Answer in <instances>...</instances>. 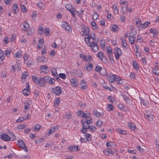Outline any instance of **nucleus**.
<instances>
[{
  "label": "nucleus",
  "mask_w": 159,
  "mask_h": 159,
  "mask_svg": "<svg viewBox=\"0 0 159 159\" xmlns=\"http://www.w3.org/2000/svg\"><path fill=\"white\" fill-rule=\"evenodd\" d=\"M59 128V126L58 125H56L51 127V129H49L48 131V135H49L55 131L57 130Z\"/></svg>",
  "instance_id": "10"
},
{
  "label": "nucleus",
  "mask_w": 159,
  "mask_h": 159,
  "mask_svg": "<svg viewBox=\"0 0 159 159\" xmlns=\"http://www.w3.org/2000/svg\"><path fill=\"white\" fill-rule=\"evenodd\" d=\"M52 75L55 77V76H57V70L56 69H53L51 71Z\"/></svg>",
  "instance_id": "44"
},
{
  "label": "nucleus",
  "mask_w": 159,
  "mask_h": 159,
  "mask_svg": "<svg viewBox=\"0 0 159 159\" xmlns=\"http://www.w3.org/2000/svg\"><path fill=\"white\" fill-rule=\"evenodd\" d=\"M152 72L156 75L159 74V69L158 68L155 67L152 69Z\"/></svg>",
  "instance_id": "37"
},
{
  "label": "nucleus",
  "mask_w": 159,
  "mask_h": 159,
  "mask_svg": "<svg viewBox=\"0 0 159 159\" xmlns=\"http://www.w3.org/2000/svg\"><path fill=\"white\" fill-rule=\"evenodd\" d=\"M95 34L94 33H93L91 34H89L88 36L87 37L85 38V41L87 44H89L90 42V38H92L93 39L95 42H96V38H95Z\"/></svg>",
  "instance_id": "5"
},
{
  "label": "nucleus",
  "mask_w": 159,
  "mask_h": 159,
  "mask_svg": "<svg viewBox=\"0 0 159 159\" xmlns=\"http://www.w3.org/2000/svg\"><path fill=\"white\" fill-rule=\"evenodd\" d=\"M44 28L41 26H39L38 29V33L40 34H42L43 32Z\"/></svg>",
  "instance_id": "40"
},
{
  "label": "nucleus",
  "mask_w": 159,
  "mask_h": 159,
  "mask_svg": "<svg viewBox=\"0 0 159 159\" xmlns=\"http://www.w3.org/2000/svg\"><path fill=\"white\" fill-rule=\"evenodd\" d=\"M127 5L125 7H122L121 9V12L124 15L125 14L126 12L127 11Z\"/></svg>",
  "instance_id": "45"
},
{
  "label": "nucleus",
  "mask_w": 159,
  "mask_h": 159,
  "mask_svg": "<svg viewBox=\"0 0 159 159\" xmlns=\"http://www.w3.org/2000/svg\"><path fill=\"white\" fill-rule=\"evenodd\" d=\"M83 56V59H85V60L88 61H91L92 59V57L90 55H89L87 57H85V56L84 55H82Z\"/></svg>",
  "instance_id": "36"
},
{
  "label": "nucleus",
  "mask_w": 159,
  "mask_h": 159,
  "mask_svg": "<svg viewBox=\"0 0 159 159\" xmlns=\"http://www.w3.org/2000/svg\"><path fill=\"white\" fill-rule=\"evenodd\" d=\"M18 146L26 152H28V149L26 147L24 142L22 140L19 139L17 141Z\"/></svg>",
  "instance_id": "1"
},
{
  "label": "nucleus",
  "mask_w": 159,
  "mask_h": 159,
  "mask_svg": "<svg viewBox=\"0 0 159 159\" xmlns=\"http://www.w3.org/2000/svg\"><path fill=\"white\" fill-rule=\"evenodd\" d=\"M107 53L108 55V56L112 55L113 52L112 49L110 47L107 46Z\"/></svg>",
  "instance_id": "29"
},
{
  "label": "nucleus",
  "mask_w": 159,
  "mask_h": 159,
  "mask_svg": "<svg viewBox=\"0 0 159 159\" xmlns=\"http://www.w3.org/2000/svg\"><path fill=\"white\" fill-rule=\"evenodd\" d=\"M121 39L122 41L121 44L123 48H126L127 45V43L126 40L124 39L123 37L121 38Z\"/></svg>",
  "instance_id": "23"
},
{
  "label": "nucleus",
  "mask_w": 159,
  "mask_h": 159,
  "mask_svg": "<svg viewBox=\"0 0 159 159\" xmlns=\"http://www.w3.org/2000/svg\"><path fill=\"white\" fill-rule=\"evenodd\" d=\"M68 25L69 24L67 22H64L61 26L63 28L65 29Z\"/></svg>",
  "instance_id": "59"
},
{
  "label": "nucleus",
  "mask_w": 159,
  "mask_h": 159,
  "mask_svg": "<svg viewBox=\"0 0 159 159\" xmlns=\"http://www.w3.org/2000/svg\"><path fill=\"white\" fill-rule=\"evenodd\" d=\"M1 138L3 140L6 141H9L10 140V137L6 134H2L1 136Z\"/></svg>",
  "instance_id": "14"
},
{
  "label": "nucleus",
  "mask_w": 159,
  "mask_h": 159,
  "mask_svg": "<svg viewBox=\"0 0 159 159\" xmlns=\"http://www.w3.org/2000/svg\"><path fill=\"white\" fill-rule=\"evenodd\" d=\"M65 7L69 11L72 9V5L69 4H67L66 5Z\"/></svg>",
  "instance_id": "50"
},
{
  "label": "nucleus",
  "mask_w": 159,
  "mask_h": 159,
  "mask_svg": "<svg viewBox=\"0 0 159 159\" xmlns=\"http://www.w3.org/2000/svg\"><path fill=\"white\" fill-rule=\"evenodd\" d=\"M60 102V101L59 100V98H57L56 99L54 102V106L56 107H57L58 106Z\"/></svg>",
  "instance_id": "41"
},
{
  "label": "nucleus",
  "mask_w": 159,
  "mask_h": 159,
  "mask_svg": "<svg viewBox=\"0 0 159 159\" xmlns=\"http://www.w3.org/2000/svg\"><path fill=\"white\" fill-rule=\"evenodd\" d=\"M0 58L2 60H3L5 59V57L3 52H0Z\"/></svg>",
  "instance_id": "62"
},
{
  "label": "nucleus",
  "mask_w": 159,
  "mask_h": 159,
  "mask_svg": "<svg viewBox=\"0 0 159 159\" xmlns=\"http://www.w3.org/2000/svg\"><path fill=\"white\" fill-rule=\"evenodd\" d=\"M150 23L149 21H147L143 24H142L140 25V28L142 29H145L150 24Z\"/></svg>",
  "instance_id": "24"
},
{
  "label": "nucleus",
  "mask_w": 159,
  "mask_h": 159,
  "mask_svg": "<svg viewBox=\"0 0 159 159\" xmlns=\"http://www.w3.org/2000/svg\"><path fill=\"white\" fill-rule=\"evenodd\" d=\"M11 52L10 51L7 50H6L4 52V54L7 57H10L11 55Z\"/></svg>",
  "instance_id": "57"
},
{
  "label": "nucleus",
  "mask_w": 159,
  "mask_h": 159,
  "mask_svg": "<svg viewBox=\"0 0 159 159\" xmlns=\"http://www.w3.org/2000/svg\"><path fill=\"white\" fill-rule=\"evenodd\" d=\"M88 44H88V46L91 47L93 51L96 52L98 51V48L96 42H90Z\"/></svg>",
  "instance_id": "7"
},
{
  "label": "nucleus",
  "mask_w": 159,
  "mask_h": 159,
  "mask_svg": "<svg viewBox=\"0 0 159 159\" xmlns=\"http://www.w3.org/2000/svg\"><path fill=\"white\" fill-rule=\"evenodd\" d=\"M21 55L20 52L19 51L16 52L15 53V56L18 58H20Z\"/></svg>",
  "instance_id": "58"
},
{
  "label": "nucleus",
  "mask_w": 159,
  "mask_h": 159,
  "mask_svg": "<svg viewBox=\"0 0 159 159\" xmlns=\"http://www.w3.org/2000/svg\"><path fill=\"white\" fill-rule=\"evenodd\" d=\"M12 9L14 12L15 14L16 13L17 11H18V8L17 4L16 3H14L12 6Z\"/></svg>",
  "instance_id": "25"
},
{
  "label": "nucleus",
  "mask_w": 159,
  "mask_h": 159,
  "mask_svg": "<svg viewBox=\"0 0 159 159\" xmlns=\"http://www.w3.org/2000/svg\"><path fill=\"white\" fill-rule=\"evenodd\" d=\"M128 124L130 129L132 130H135L136 128V126L133 123H128Z\"/></svg>",
  "instance_id": "38"
},
{
  "label": "nucleus",
  "mask_w": 159,
  "mask_h": 159,
  "mask_svg": "<svg viewBox=\"0 0 159 159\" xmlns=\"http://www.w3.org/2000/svg\"><path fill=\"white\" fill-rule=\"evenodd\" d=\"M38 84L41 87H44L45 86V83L43 80V79L40 77V80H39Z\"/></svg>",
  "instance_id": "31"
},
{
  "label": "nucleus",
  "mask_w": 159,
  "mask_h": 159,
  "mask_svg": "<svg viewBox=\"0 0 159 159\" xmlns=\"http://www.w3.org/2000/svg\"><path fill=\"white\" fill-rule=\"evenodd\" d=\"M113 107V105L111 104H109L107 107V110L108 111L112 110Z\"/></svg>",
  "instance_id": "46"
},
{
  "label": "nucleus",
  "mask_w": 159,
  "mask_h": 159,
  "mask_svg": "<svg viewBox=\"0 0 159 159\" xmlns=\"http://www.w3.org/2000/svg\"><path fill=\"white\" fill-rule=\"evenodd\" d=\"M99 73H100L101 75L103 76H105L107 75V73L106 72V70L105 68H102Z\"/></svg>",
  "instance_id": "34"
},
{
  "label": "nucleus",
  "mask_w": 159,
  "mask_h": 159,
  "mask_svg": "<svg viewBox=\"0 0 159 159\" xmlns=\"http://www.w3.org/2000/svg\"><path fill=\"white\" fill-rule=\"evenodd\" d=\"M80 85L81 86L80 87L81 89H85L87 88V85L84 80H83L81 81L80 83Z\"/></svg>",
  "instance_id": "9"
},
{
  "label": "nucleus",
  "mask_w": 159,
  "mask_h": 159,
  "mask_svg": "<svg viewBox=\"0 0 159 159\" xmlns=\"http://www.w3.org/2000/svg\"><path fill=\"white\" fill-rule=\"evenodd\" d=\"M33 61L32 60H28L26 63L28 66L31 65L33 64Z\"/></svg>",
  "instance_id": "61"
},
{
  "label": "nucleus",
  "mask_w": 159,
  "mask_h": 159,
  "mask_svg": "<svg viewBox=\"0 0 159 159\" xmlns=\"http://www.w3.org/2000/svg\"><path fill=\"white\" fill-rule=\"evenodd\" d=\"M40 69L45 73H47L48 71V67L46 65H41L40 67Z\"/></svg>",
  "instance_id": "15"
},
{
  "label": "nucleus",
  "mask_w": 159,
  "mask_h": 159,
  "mask_svg": "<svg viewBox=\"0 0 159 159\" xmlns=\"http://www.w3.org/2000/svg\"><path fill=\"white\" fill-rule=\"evenodd\" d=\"M61 88L58 86H56L55 88L52 89V93L57 96L60 95L61 93Z\"/></svg>",
  "instance_id": "4"
},
{
  "label": "nucleus",
  "mask_w": 159,
  "mask_h": 159,
  "mask_svg": "<svg viewBox=\"0 0 159 159\" xmlns=\"http://www.w3.org/2000/svg\"><path fill=\"white\" fill-rule=\"evenodd\" d=\"M28 72H25V74L22 75V78L25 79L27 78L28 76Z\"/></svg>",
  "instance_id": "56"
},
{
  "label": "nucleus",
  "mask_w": 159,
  "mask_h": 159,
  "mask_svg": "<svg viewBox=\"0 0 159 159\" xmlns=\"http://www.w3.org/2000/svg\"><path fill=\"white\" fill-rule=\"evenodd\" d=\"M41 127V126L39 124H36L34 126V131H35L36 130H38L40 129Z\"/></svg>",
  "instance_id": "42"
},
{
  "label": "nucleus",
  "mask_w": 159,
  "mask_h": 159,
  "mask_svg": "<svg viewBox=\"0 0 159 159\" xmlns=\"http://www.w3.org/2000/svg\"><path fill=\"white\" fill-rule=\"evenodd\" d=\"M70 82L72 85L75 87H77L78 85V83L76 78H74L70 80Z\"/></svg>",
  "instance_id": "16"
},
{
  "label": "nucleus",
  "mask_w": 159,
  "mask_h": 159,
  "mask_svg": "<svg viewBox=\"0 0 159 159\" xmlns=\"http://www.w3.org/2000/svg\"><path fill=\"white\" fill-rule=\"evenodd\" d=\"M114 52L116 59V60H118L122 52L121 49L118 48H116L114 49Z\"/></svg>",
  "instance_id": "2"
},
{
  "label": "nucleus",
  "mask_w": 159,
  "mask_h": 159,
  "mask_svg": "<svg viewBox=\"0 0 159 159\" xmlns=\"http://www.w3.org/2000/svg\"><path fill=\"white\" fill-rule=\"evenodd\" d=\"M23 27L24 30H27L30 29V25L26 22H24L23 23Z\"/></svg>",
  "instance_id": "28"
},
{
  "label": "nucleus",
  "mask_w": 159,
  "mask_h": 159,
  "mask_svg": "<svg viewBox=\"0 0 159 159\" xmlns=\"http://www.w3.org/2000/svg\"><path fill=\"white\" fill-rule=\"evenodd\" d=\"M21 11L23 12H25L26 11L27 9L25 7L24 5H21L20 6Z\"/></svg>",
  "instance_id": "55"
},
{
  "label": "nucleus",
  "mask_w": 159,
  "mask_h": 159,
  "mask_svg": "<svg viewBox=\"0 0 159 159\" xmlns=\"http://www.w3.org/2000/svg\"><path fill=\"white\" fill-rule=\"evenodd\" d=\"M84 121H85L86 125H89V124H91L92 123V119L90 117H88L85 120H84Z\"/></svg>",
  "instance_id": "21"
},
{
  "label": "nucleus",
  "mask_w": 159,
  "mask_h": 159,
  "mask_svg": "<svg viewBox=\"0 0 159 159\" xmlns=\"http://www.w3.org/2000/svg\"><path fill=\"white\" fill-rule=\"evenodd\" d=\"M103 53L102 52H98L97 54V56L102 61V57L103 56Z\"/></svg>",
  "instance_id": "48"
},
{
  "label": "nucleus",
  "mask_w": 159,
  "mask_h": 159,
  "mask_svg": "<svg viewBox=\"0 0 159 159\" xmlns=\"http://www.w3.org/2000/svg\"><path fill=\"white\" fill-rule=\"evenodd\" d=\"M137 149L142 153L143 152V148H141L140 146H138L137 147Z\"/></svg>",
  "instance_id": "63"
},
{
  "label": "nucleus",
  "mask_w": 159,
  "mask_h": 159,
  "mask_svg": "<svg viewBox=\"0 0 159 159\" xmlns=\"http://www.w3.org/2000/svg\"><path fill=\"white\" fill-rule=\"evenodd\" d=\"M89 28L87 27H86L85 29L84 30L82 31L81 32V34L82 35H85L86 36H88L89 35Z\"/></svg>",
  "instance_id": "12"
},
{
  "label": "nucleus",
  "mask_w": 159,
  "mask_h": 159,
  "mask_svg": "<svg viewBox=\"0 0 159 159\" xmlns=\"http://www.w3.org/2000/svg\"><path fill=\"white\" fill-rule=\"evenodd\" d=\"M25 125L24 124H21L18 126L17 128L20 129H23L25 127Z\"/></svg>",
  "instance_id": "64"
},
{
  "label": "nucleus",
  "mask_w": 159,
  "mask_h": 159,
  "mask_svg": "<svg viewBox=\"0 0 159 159\" xmlns=\"http://www.w3.org/2000/svg\"><path fill=\"white\" fill-rule=\"evenodd\" d=\"M92 17L93 19L94 20H97L98 17V15L95 13L92 15Z\"/></svg>",
  "instance_id": "60"
},
{
  "label": "nucleus",
  "mask_w": 159,
  "mask_h": 159,
  "mask_svg": "<svg viewBox=\"0 0 159 159\" xmlns=\"http://www.w3.org/2000/svg\"><path fill=\"white\" fill-rule=\"evenodd\" d=\"M91 25L93 30H97L98 29V26H97L96 23L94 21L91 22Z\"/></svg>",
  "instance_id": "27"
},
{
  "label": "nucleus",
  "mask_w": 159,
  "mask_h": 159,
  "mask_svg": "<svg viewBox=\"0 0 159 159\" xmlns=\"http://www.w3.org/2000/svg\"><path fill=\"white\" fill-rule=\"evenodd\" d=\"M32 80L35 83L38 84L39 80H40V77L33 75L32 76Z\"/></svg>",
  "instance_id": "20"
},
{
  "label": "nucleus",
  "mask_w": 159,
  "mask_h": 159,
  "mask_svg": "<svg viewBox=\"0 0 159 159\" xmlns=\"http://www.w3.org/2000/svg\"><path fill=\"white\" fill-rule=\"evenodd\" d=\"M123 98L127 103L130 104L131 102V100L129 97H127L125 95H124L123 96Z\"/></svg>",
  "instance_id": "30"
},
{
  "label": "nucleus",
  "mask_w": 159,
  "mask_h": 159,
  "mask_svg": "<svg viewBox=\"0 0 159 159\" xmlns=\"http://www.w3.org/2000/svg\"><path fill=\"white\" fill-rule=\"evenodd\" d=\"M117 81V84H121L123 83L122 80L118 76H117V79H116Z\"/></svg>",
  "instance_id": "52"
},
{
  "label": "nucleus",
  "mask_w": 159,
  "mask_h": 159,
  "mask_svg": "<svg viewBox=\"0 0 159 159\" xmlns=\"http://www.w3.org/2000/svg\"><path fill=\"white\" fill-rule=\"evenodd\" d=\"M37 61L38 62H46L47 61V59L44 57H39L37 58Z\"/></svg>",
  "instance_id": "11"
},
{
  "label": "nucleus",
  "mask_w": 159,
  "mask_h": 159,
  "mask_svg": "<svg viewBox=\"0 0 159 159\" xmlns=\"http://www.w3.org/2000/svg\"><path fill=\"white\" fill-rule=\"evenodd\" d=\"M107 79L110 82H112L115 80H116L117 76L116 75H114L111 72L107 73Z\"/></svg>",
  "instance_id": "3"
},
{
  "label": "nucleus",
  "mask_w": 159,
  "mask_h": 159,
  "mask_svg": "<svg viewBox=\"0 0 159 159\" xmlns=\"http://www.w3.org/2000/svg\"><path fill=\"white\" fill-rule=\"evenodd\" d=\"M37 5L41 9H43V7L44 6V4L43 2H41L37 3Z\"/></svg>",
  "instance_id": "43"
},
{
  "label": "nucleus",
  "mask_w": 159,
  "mask_h": 159,
  "mask_svg": "<svg viewBox=\"0 0 159 159\" xmlns=\"http://www.w3.org/2000/svg\"><path fill=\"white\" fill-rule=\"evenodd\" d=\"M50 77L49 76H46L43 77V80L45 83H49Z\"/></svg>",
  "instance_id": "54"
},
{
  "label": "nucleus",
  "mask_w": 159,
  "mask_h": 159,
  "mask_svg": "<svg viewBox=\"0 0 159 159\" xmlns=\"http://www.w3.org/2000/svg\"><path fill=\"white\" fill-rule=\"evenodd\" d=\"M79 146H70L68 148V149L71 151H79L80 149H78Z\"/></svg>",
  "instance_id": "13"
},
{
  "label": "nucleus",
  "mask_w": 159,
  "mask_h": 159,
  "mask_svg": "<svg viewBox=\"0 0 159 159\" xmlns=\"http://www.w3.org/2000/svg\"><path fill=\"white\" fill-rule=\"evenodd\" d=\"M29 85V83L26 82V88L22 91V93L25 96H28L30 94V90Z\"/></svg>",
  "instance_id": "6"
},
{
  "label": "nucleus",
  "mask_w": 159,
  "mask_h": 159,
  "mask_svg": "<svg viewBox=\"0 0 159 159\" xmlns=\"http://www.w3.org/2000/svg\"><path fill=\"white\" fill-rule=\"evenodd\" d=\"M135 37L133 36V35L131 36L129 38V41L131 45H132L134 43V41L135 40Z\"/></svg>",
  "instance_id": "26"
},
{
  "label": "nucleus",
  "mask_w": 159,
  "mask_h": 159,
  "mask_svg": "<svg viewBox=\"0 0 159 159\" xmlns=\"http://www.w3.org/2000/svg\"><path fill=\"white\" fill-rule=\"evenodd\" d=\"M144 116L146 118H148L150 121H152L153 120V116L152 114H148L146 112Z\"/></svg>",
  "instance_id": "18"
},
{
  "label": "nucleus",
  "mask_w": 159,
  "mask_h": 159,
  "mask_svg": "<svg viewBox=\"0 0 159 159\" xmlns=\"http://www.w3.org/2000/svg\"><path fill=\"white\" fill-rule=\"evenodd\" d=\"M133 64L134 68L136 70H138L139 68V66L137 63L134 61H133Z\"/></svg>",
  "instance_id": "39"
},
{
  "label": "nucleus",
  "mask_w": 159,
  "mask_h": 159,
  "mask_svg": "<svg viewBox=\"0 0 159 159\" xmlns=\"http://www.w3.org/2000/svg\"><path fill=\"white\" fill-rule=\"evenodd\" d=\"M87 128L88 129H89L90 131V132H93L94 131H95L96 130V128L93 126H90L89 125H87Z\"/></svg>",
  "instance_id": "33"
},
{
  "label": "nucleus",
  "mask_w": 159,
  "mask_h": 159,
  "mask_svg": "<svg viewBox=\"0 0 159 159\" xmlns=\"http://www.w3.org/2000/svg\"><path fill=\"white\" fill-rule=\"evenodd\" d=\"M103 123L102 121L99 120L97 121L96 125L98 127H100L102 125Z\"/></svg>",
  "instance_id": "47"
},
{
  "label": "nucleus",
  "mask_w": 159,
  "mask_h": 159,
  "mask_svg": "<svg viewBox=\"0 0 159 159\" xmlns=\"http://www.w3.org/2000/svg\"><path fill=\"white\" fill-rule=\"evenodd\" d=\"M82 128L81 130V133L83 134H85L87 132V125H85V121H84L83 120H82Z\"/></svg>",
  "instance_id": "8"
},
{
  "label": "nucleus",
  "mask_w": 159,
  "mask_h": 159,
  "mask_svg": "<svg viewBox=\"0 0 159 159\" xmlns=\"http://www.w3.org/2000/svg\"><path fill=\"white\" fill-rule=\"evenodd\" d=\"M112 30L114 32H117L119 30V28L117 25L114 24L111 26Z\"/></svg>",
  "instance_id": "32"
},
{
  "label": "nucleus",
  "mask_w": 159,
  "mask_h": 159,
  "mask_svg": "<svg viewBox=\"0 0 159 159\" xmlns=\"http://www.w3.org/2000/svg\"><path fill=\"white\" fill-rule=\"evenodd\" d=\"M93 64L90 62L86 66V69L88 71H90L93 70Z\"/></svg>",
  "instance_id": "19"
},
{
  "label": "nucleus",
  "mask_w": 159,
  "mask_h": 159,
  "mask_svg": "<svg viewBox=\"0 0 159 159\" xmlns=\"http://www.w3.org/2000/svg\"><path fill=\"white\" fill-rule=\"evenodd\" d=\"M59 76L64 80L66 78V75L64 73H60L59 75Z\"/></svg>",
  "instance_id": "49"
},
{
  "label": "nucleus",
  "mask_w": 159,
  "mask_h": 159,
  "mask_svg": "<svg viewBox=\"0 0 159 159\" xmlns=\"http://www.w3.org/2000/svg\"><path fill=\"white\" fill-rule=\"evenodd\" d=\"M30 102H24V104L25 105V109L26 110H28L30 109Z\"/></svg>",
  "instance_id": "35"
},
{
  "label": "nucleus",
  "mask_w": 159,
  "mask_h": 159,
  "mask_svg": "<svg viewBox=\"0 0 159 159\" xmlns=\"http://www.w3.org/2000/svg\"><path fill=\"white\" fill-rule=\"evenodd\" d=\"M93 114L96 116V117L99 118L101 116H103V114H101L99 112H98L97 110H94L93 111Z\"/></svg>",
  "instance_id": "17"
},
{
  "label": "nucleus",
  "mask_w": 159,
  "mask_h": 159,
  "mask_svg": "<svg viewBox=\"0 0 159 159\" xmlns=\"http://www.w3.org/2000/svg\"><path fill=\"white\" fill-rule=\"evenodd\" d=\"M104 153L106 155H108L112 153V152L110 150H105L104 151Z\"/></svg>",
  "instance_id": "53"
},
{
  "label": "nucleus",
  "mask_w": 159,
  "mask_h": 159,
  "mask_svg": "<svg viewBox=\"0 0 159 159\" xmlns=\"http://www.w3.org/2000/svg\"><path fill=\"white\" fill-rule=\"evenodd\" d=\"M102 68V67L97 65L95 68V70L97 72H99Z\"/></svg>",
  "instance_id": "51"
},
{
  "label": "nucleus",
  "mask_w": 159,
  "mask_h": 159,
  "mask_svg": "<svg viewBox=\"0 0 159 159\" xmlns=\"http://www.w3.org/2000/svg\"><path fill=\"white\" fill-rule=\"evenodd\" d=\"M44 42V41L43 39H41L39 40L37 46L38 49H40L42 48Z\"/></svg>",
  "instance_id": "22"
}]
</instances>
